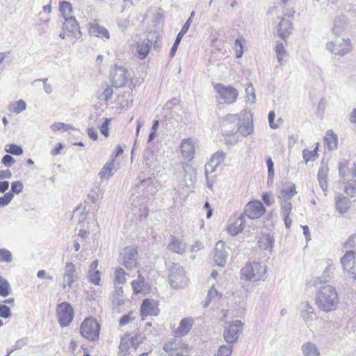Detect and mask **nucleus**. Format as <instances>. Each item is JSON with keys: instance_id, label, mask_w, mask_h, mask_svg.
Instances as JSON below:
<instances>
[{"instance_id": "f257e3e1", "label": "nucleus", "mask_w": 356, "mask_h": 356, "mask_svg": "<svg viewBox=\"0 0 356 356\" xmlns=\"http://www.w3.org/2000/svg\"><path fill=\"white\" fill-rule=\"evenodd\" d=\"M315 303L319 309L325 312L335 310L339 303L336 289L329 284L321 286L316 291Z\"/></svg>"}, {"instance_id": "f03ea898", "label": "nucleus", "mask_w": 356, "mask_h": 356, "mask_svg": "<svg viewBox=\"0 0 356 356\" xmlns=\"http://www.w3.org/2000/svg\"><path fill=\"white\" fill-rule=\"evenodd\" d=\"M222 131L227 136H232L238 131L247 136L253 132V124L250 120L241 121L237 115L229 114L222 121Z\"/></svg>"}, {"instance_id": "7ed1b4c3", "label": "nucleus", "mask_w": 356, "mask_h": 356, "mask_svg": "<svg viewBox=\"0 0 356 356\" xmlns=\"http://www.w3.org/2000/svg\"><path fill=\"white\" fill-rule=\"evenodd\" d=\"M267 266L261 261H249L241 269L240 278L250 282L264 281Z\"/></svg>"}, {"instance_id": "20e7f679", "label": "nucleus", "mask_w": 356, "mask_h": 356, "mask_svg": "<svg viewBox=\"0 0 356 356\" xmlns=\"http://www.w3.org/2000/svg\"><path fill=\"white\" fill-rule=\"evenodd\" d=\"M154 180L148 177L147 179H140L133 189V193L129 198V202L134 207H137L143 204L140 199L148 198L149 195H153L156 190L154 187Z\"/></svg>"}, {"instance_id": "39448f33", "label": "nucleus", "mask_w": 356, "mask_h": 356, "mask_svg": "<svg viewBox=\"0 0 356 356\" xmlns=\"http://www.w3.org/2000/svg\"><path fill=\"white\" fill-rule=\"evenodd\" d=\"M169 284L173 289L184 288L188 279L184 268L177 263H171L168 266Z\"/></svg>"}, {"instance_id": "423d86ee", "label": "nucleus", "mask_w": 356, "mask_h": 356, "mask_svg": "<svg viewBox=\"0 0 356 356\" xmlns=\"http://www.w3.org/2000/svg\"><path fill=\"white\" fill-rule=\"evenodd\" d=\"M99 324L95 319L86 318L81 325L80 332L88 340L95 341L99 338Z\"/></svg>"}, {"instance_id": "0eeeda50", "label": "nucleus", "mask_w": 356, "mask_h": 356, "mask_svg": "<svg viewBox=\"0 0 356 356\" xmlns=\"http://www.w3.org/2000/svg\"><path fill=\"white\" fill-rule=\"evenodd\" d=\"M326 49L335 55L343 56L350 52L352 45L349 39L338 38L334 41L327 42Z\"/></svg>"}, {"instance_id": "6e6552de", "label": "nucleus", "mask_w": 356, "mask_h": 356, "mask_svg": "<svg viewBox=\"0 0 356 356\" xmlns=\"http://www.w3.org/2000/svg\"><path fill=\"white\" fill-rule=\"evenodd\" d=\"M120 257L122 264L128 270L136 268L138 264V251L133 246L124 248L122 250Z\"/></svg>"}, {"instance_id": "1a4fd4ad", "label": "nucleus", "mask_w": 356, "mask_h": 356, "mask_svg": "<svg viewBox=\"0 0 356 356\" xmlns=\"http://www.w3.org/2000/svg\"><path fill=\"white\" fill-rule=\"evenodd\" d=\"M243 329V323L239 320L232 321L229 325L225 327L223 332V337L228 343L236 342L239 337V333Z\"/></svg>"}, {"instance_id": "9d476101", "label": "nucleus", "mask_w": 356, "mask_h": 356, "mask_svg": "<svg viewBox=\"0 0 356 356\" xmlns=\"http://www.w3.org/2000/svg\"><path fill=\"white\" fill-rule=\"evenodd\" d=\"M57 314L60 326H67L73 319V309L69 303L63 302L58 305Z\"/></svg>"}, {"instance_id": "9b49d317", "label": "nucleus", "mask_w": 356, "mask_h": 356, "mask_svg": "<svg viewBox=\"0 0 356 356\" xmlns=\"http://www.w3.org/2000/svg\"><path fill=\"white\" fill-rule=\"evenodd\" d=\"M214 88L225 103L232 104L236 100L238 91L232 86H225L222 84L217 83L214 86Z\"/></svg>"}, {"instance_id": "f8f14e48", "label": "nucleus", "mask_w": 356, "mask_h": 356, "mask_svg": "<svg viewBox=\"0 0 356 356\" xmlns=\"http://www.w3.org/2000/svg\"><path fill=\"white\" fill-rule=\"evenodd\" d=\"M127 79V70L123 67L115 65V67L111 73V81L113 86L117 88L123 87L125 86Z\"/></svg>"}, {"instance_id": "ddd939ff", "label": "nucleus", "mask_w": 356, "mask_h": 356, "mask_svg": "<svg viewBox=\"0 0 356 356\" xmlns=\"http://www.w3.org/2000/svg\"><path fill=\"white\" fill-rule=\"evenodd\" d=\"M78 273L76 267L72 262H67L65 266V271L62 277V286L65 289L68 287L70 289L73 283L78 279Z\"/></svg>"}, {"instance_id": "4468645a", "label": "nucleus", "mask_w": 356, "mask_h": 356, "mask_svg": "<svg viewBox=\"0 0 356 356\" xmlns=\"http://www.w3.org/2000/svg\"><path fill=\"white\" fill-rule=\"evenodd\" d=\"M266 209L260 201H252L248 202L244 209V218L245 216L250 219L259 218L265 212Z\"/></svg>"}, {"instance_id": "2eb2a0df", "label": "nucleus", "mask_w": 356, "mask_h": 356, "mask_svg": "<svg viewBox=\"0 0 356 356\" xmlns=\"http://www.w3.org/2000/svg\"><path fill=\"white\" fill-rule=\"evenodd\" d=\"M184 344L179 340H173L165 343L163 346V350L168 353L170 356H184L185 350Z\"/></svg>"}, {"instance_id": "dca6fc26", "label": "nucleus", "mask_w": 356, "mask_h": 356, "mask_svg": "<svg viewBox=\"0 0 356 356\" xmlns=\"http://www.w3.org/2000/svg\"><path fill=\"white\" fill-rule=\"evenodd\" d=\"M225 243L219 241L213 250V259L216 265L223 266L227 261L228 254L225 250Z\"/></svg>"}, {"instance_id": "f3484780", "label": "nucleus", "mask_w": 356, "mask_h": 356, "mask_svg": "<svg viewBox=\"0 0 356 356\" xmlns=\"http://www.w3.org/2000/svg\"><path fill=\"white\" fill-rule=\"evenodd\" d=\"M63 29L76 39H79L81 36L79 24L74 17H66L63 23Z\"/></svg>"}, {"instance_id": "a211bd4d", "label": "nucleus", "mask_w": 356, "mask_h": 356, "mask_svg": "<svg viewBox=\"0 0 356 356\" xmlns=\"http://www.w3.org/2000/svg\"><path fill=\"white\" fill-rule=\"evenodd\" d=\"M159 313V309L156 305V303L152 300L146 298L143 300L140 306V314L142 316H157Z\"/></svg>"}, {"instance_id": "6ab92c4d", "label": "nucleus", "mask_w": 356, "mask_h": 356, "mask_svg": "<svg viewBox=\"0 0 356 356\" xmlns=\"http://www.w3.org/2000/svg\"><path fill=\"white\" fill-rule=\"evenodd\" d=\"M181 169L183 173V179L181 181V185L186 187H189L193 184V175L195 174V169L193 166L188 163H181Z\"/></svg>"}, {"instance_id": "aec40b11", "label": "nucleus", "mask_w": 356, "mask_h": 356, "mask_svg": "<svg viewBox=\"0 0 356 356\" xmlns=\"http://www.w3.org/2000/svg\"><path fill=\"white\" fill-rule=\"evenodd\" d=\"M181 155L186 159L191 161L195 153L194 143L191 138L184 139L180 145Z\"/></svg>"}, {"instance_id": "412c9836", "label": "nucleus", "mask_w": 356, "mask_h": 356, "mask_svg": "<svg viewBox=\"0 0 356 356\" xmlns=\"http://www.w3.org/2000/svg\"><path fill=\"white\" fill-rule=\"evenodd\" d=\"M194 324V320L191 317L184 318L181 320L179 325L175 332L177 337H182L187 334Z\"/></svg>"}, {"instance_id": "4be33fe9", "label": "nucleus", "mask_w": 356, "mask_h": 356, "mask_svg": "<svg viewBox=\"0 0 356 356\" xmlns=\"http://www.w3.org/2000/svg\"><path fill=\"white\" fill-rule=\"evenodd\" d=\"M98 264V260H94L89 267L88 273L89 281L95 285H99L101 280V273L100 271L97 269Z\"/></svg>"}, {"instance_id": "5701e85b", "label": "nucleus", "mask_w": 356, "mask_h": 356, "mask_svg": "<svg viewBox=\"0 0 356 356\" xmlns=\"http://www.w3.org/2000/svg\"><path fill=\"white\" fill-rule=\"evenodd\" d=\"M301 316L307 326L316 318L314 309L307 302L302 304Z\"/></svg>"}, {"instance_id": "b1692460", "label": "nucleus", "mask_w": 356, "mask_h": 356, "mask_svg": "<svg viewBox=\"0 0 356 356\" xmlns=\"http://www.w3.org/2000/svg\"><path fill=\"white\" fill-rule=\"evenodd\" d=\"M292 29V23L289 20L282 19L277 29V35L285 40L291 33Z\"/></svg>"}, {"instance_id": "393cba45", "label": "nucleus", "mask_w": 356, "mask_h": 356, "mask_svg": "<svg viewBox=\"0 0 356 356\" xmlns=\"http://www.w3.org/2000/svg\"><path fill=\"white\" fill-rule=\"evenodd\" d=\"M355 251L348 250L346 254L341 258V264L344 271L350 272V270H353V266L355 264Z\"/></svg>"}, {"instance_id": "a878e982", "label": "nucleus", "mask_w": 356, "mask_h": 356, "mask_svg": "<svg viewBox=\"0 0 356 356\" xmlns=\"http://www.w3.org/2000/svg\"><path fill=\"white\" fill-rule=\"evenodd\" d=\"M186 245L179 238L172 236L171 241L168 245V249L175 253L183 254L186 251Z\"/></svg>"}, {"instance_id": "bb28decb", "label": "nucleus", "mask_w": 356, "mask_h": 356, "mask_svg": "<svg viewBox=\"0 0 356 356\" xmlns=\"http://www.w3.org/2000/svg\"><path fill=\"white\" fill-rule=\"evenodd\" d=\"M89 33L91 35H94L96 37H104L106 39H109L110 38L108 31L104 26H100L99 24L96 23L90 25L89 29Z\"/></svg>"}, {"instance_id": "cd10ccee", "label": "nucleus", "mask_w": 356, "mask_h": 356, "mask_svg": "<svg viewBox=\"0 0 356 356\" xmlns=\"http://www.w3.org/2000/svg\"><path fill=\"white\" fill-rule=\"evenodd\" d=\"M131 286L136 294L145 293L147 290L145 280L140 274H138L136 280L132 281Z\"/></svg>"}, {"instance_id": "c85d7f7f", "label": "nucleus", "mask_w": 356, "mask_h": 356, "mask_svg": "<svg viewBox=\"0 0 356 356\" xmlns=\"http://www.w3.org/2000/svg\"><path fill=\"white\" fill-rule=\"evenodd\" d=\"M152 44V42L149 39H145L140 42L138 43L137 51L138 53V58L140 59H144L147 57Z\"/></svg>"}, {"instance_id": "c756f323", "label": "nucleus", "mask_w": 356, "mask_h": 356, "mask_svg": "<svg viewBox=\"0 0 356 356\" xmlns=\"http://www.w3.org/2000/svg\"><path fill=\"white\" fill-rule=\"evenodd\" d=\"M301 350L304 356H319L320 351L316 345L311 341H307L302 345Z\"/></svg>"}, {"instance_id": "7c9ffc66", "label": "nucleus", "mask_w": 356, "mask_h": 356, "mask_svg": "<svg viewBox=\"0 0 356 356\" xmlns=\"http://www.w3.org/2000/svg\"><path fill=\"white\" fill-rule=\"evenodd\" d=\"M324 140L329 150H334L337 148V136L333 131L329 130L326 132Z\"/></svg>"}, {"instance_id": "2f4dec72", "label": "nucleus", "mask_w": 356, "mask_h": 356, "mask_svg": "<svg viewBox=\"0 0 356 356\" xmlns=\"http://www.w3.org/2000/svg\"><path fill=\"white\" fill-rule=\"evenodd\" d=\"M337 210L341 214L346 213L350 207L348 199L342 195H339L335 199Z\"/></svg>"}, {"instance_id": "473e14b6", "label": "nucleus", "mask_w": 356, "mask_h": 356, "mask_svg": "<svg viewBox=\"0 0 356 356\" xmlns=\"http://www.w3.org/2000/svg\"><path fill=\"white\" fill-rule=\"evenodd\" d=\"M244 228V215L241 214L236 221L229 227V232L232 235H236Z\"/></svg>"}, {"instance_id": "72a5a7b5", "label": "nucleus", "mask_w": 356, "mask_h": 356, "mask_svg": "<svg viewBox=\"0 0 356 356\" xmlns=\"http://www.w3.org/2000/svg\"><path fill=\"white\" fill-rule=\"evenodd\" d=\"M296 194V185L292 184L290 187L282 189L278 198L280 201H289Z\"/></svg>"}, {"instance_id": "f704fd0d", "label": "nucleus", "mask_w": 356, "mask_h": 356, "mask_svg": "<svg viewBox=\"0 0 356 356\" xmlns=\"http://www.w3.org/2000/svg\"><path fill=\"white\" fill-rule=\"evenodd\" d=\"M259 248L261 250H269L270 252H271L274 247L275 239L274 237L270 234H266L263 238H261L259 241Z\"/></svg>"}, {"instance_id": "c9c22d12", "label": "nucleus", "mask_w": 356, "mask_h": 356, "mask_svg": "<svg viewBox=\"0 0 356 356\" xmlns=\"http://www.w3.org/2000/svg\"><path fill=\"white\" fill-rule=\"evenodd\" d=\"M346 22L343 17H339L334 19L332 32L335 35L341 34L346 29Z\"/></svg>"}, {"instance_id": "e433bc0d", "label": "nucleus", "mask_w": 356, "mask_h": 356, "mask_svg": "<svg viewBox=\"0 0 356 356\" xmlns=\"http://www.w3.org/2000/svg\"><path fill=\"white\" fill-rule=\"evenodd\" d=\"M114 169V162L108 161L106 162V164L103 166V168L99 171L98 175L100 178H110L113 175V170Z\"/></svg>"}, {"instance_id": "4c0bfd02", "label": "nucleus", "mask_w": 356, "mask_h": 356, "mask_svg": "<svg viewBox=\"0 0 356 356\" xmlns=\"http://www.w3.org/2000/svg\"><path fill=\"white\" fill-rule=\"evenodd\" d=\"M8 109L10 112L19 113L26 109V104L25 101L19 99L18 101L9 104Z\"/></svg>"}, {"instance_id": "58836bf2", "label": "nucleus", "mask_w": 356, "mask_h": 356, "mask_svg": "<svg viewBox=\"0 0 356 356\" xmlns=\"http://www.w3.org/2000/svg\"><path fill=\"white\" fill-rule=\"evenodd\" d=\"M274 50L276 54V58H277L278 63L280 65H282L284 58H285L287 56V52H286L283 44L280 41H277L275 42V46Z\"/></svg>"}, {"instance_id": "ea45409f", "label": "nucleus", "mask_w": 356, "mask_h": 356, "mask_svg": "<svg viewBox=\"0 0 356 356\" xmlns=\"http://www.w3.org/2000/svg\"><path fill=\"white\" fill-rule=\"evenodd\" d=\"M127 281L126 273L122 268H118L115 272L114 284H122Z\"/></svg>"}, {"instance_id": "a19ab883", "label": "nucleus", "mask_w": 356, "mask_h": 356, "mask_svg": "<svg viewBox=\"0 0 356 356\" xmlns=\"http://www.w3.org/2000/svg\"><path fill=\"white\" fill-rule=\"evenodd\" d=\"M11 291L9 282L0 277V296L2 297L8 296Z\"/></svg>"}, {"instance_id": "79ce46f5", "label": "nucleus", "mask_w": 356, "mask_h": 356, "mask_svg": "<svg viewBox=\"0 0 356 356\" xmlns=\"http://www.w3.org/2000/svg\"><path fill=\"white\" fill-rule=\"evenodd\" d=\"M72 9V8L71 3L67 1H63L60 3V11L61 12L62 15L65 19L66 17H72L70 15Z\"/></svg>"}, {"instance_id": "37998d69", "label": "nucleus", "mask_w": 356, "mask_h": 356, "mask_svg": "<svg viewBox=\"0 0 356 356\" xmlns=\"http://www.w3.org/2000/svg\"><path fill=\"white\" fill-rule=\"evenodd\" d=\"M226 154L222 151H218L213 154L211 158V163L218 166L225 159Z\"/></svg>"}, {"instance_id": "c03bdc74", "label": "nucleus", "mask_w": 356, "mask_h": 356, "mask_svg": "<svg viewBox=\"0 0 356 356\" xmlns=\"http://www.w3.org/2000/svg\"><path fill=\"white\" fill-rule=\"evenodd\" d=\"M303 159L306 163H307L309 161H314L317 156V150L316 149L314 150H307L304 149L302 151Z\"/></svg>"}, {"instance_id": "a18cd8bd", "label": "nucleus", "mask_w": 356, "mask_h": 356, "mask_svg": "<svg viewBox=\"0 0 356 356\" xmlns=\"http://www.w3.org/2000/svg\"><path fill=\"white\" fill-rule=\"evenodd\" d=\"M218 296V291L213 286L208 291V294L206 297L205 300L203 302V307H207L211 302V300L214 298H216Z\"/></svg>"}, {"instance_id": "49530a36", "label": "nucleus", "mask_w": 356, "mask_h": 356, "mask_svg": "<svg viewBox=\"0 0 356 356\" xmlns=\"http://www.w3.org/2000/svg\"><path fill=\"white\" fill-rule=\"evenodd\" d=\"M266 165L268 167V183L273 182L274 177V163L270 156L266 159Z\"/></svg>"}, {"instance_id": "de8ad7c7", "label": "nucleus", "mask_w": 356, "mask_h": 356, "mask_svg": "<svg viewBox=\"0 0 356 356\" xmlns=\"http://www.w3.org/2000/svg\"><path fill=\"white\" fill-rule=\"evenodd\" d=\"M282 213L283 216H290L292 210V204L289 201H280Z\"/></svg>"}, {"instance_id": "09e8293b", "label": "nucleus", "mask_w": 356, "mask_h": 356, "mask_svg": "<svg viewBox=\"0 0 356 356\" xmlns=\"http://www.w3.org/2000/svg\"><path fill=\"white\" fill-rule=\"evenodd\" d=\"M113 93V88L111 86L106 85L103 92L99 95V99L106 102L108 101L110 99H111Z\"/></svg>"}, {"instance_id": "8fccbe9b", "label": "nucleus", "mask_w": 356, "mask_h": 356, "mask_svg": "<svg viewBox=\"0 0 356 356\" xmlns=\"http://www.w3.org/2000/svg\"><path fill=\"white\" fill-rule=\"evenodd\" d=\"M6 151L11 154L19 156L23 153L22 148L16 144L11 143L8 145V149H6Z\"/></svg>"}, {"instance_id": "3c124183", "label": "nucleus", "mask_w": 356, "mask_h": 356, "mask_svg": "<svg viewBox=\"0 0 356 356\" xmlns=\"http://www.w3.org/2000/svg\"><path fill=\"white\" fill-rule=\"evenodd\" d=\"M24 188V185L22 181H15L11 183V189L9 192L12 193L13 195L14 194H19Z\"/></svg>"}, {"instance_id": "603ef678", "label": "nucleus", "mask_w": 356, "mask_h": 356, "mask_svg": "<svg viewBox=\"0 0 356 356\" xmlns=\"http://www.w3.org/2000/svg\"><path fill=\"white\" fill-rule=\"evenodd\" d=\"M344 248L356 250V233L352 234L344 243Z\"/></svg>"}, {"instance_id": "864d4df0", "label": "nucleus", "mask_w": 356, "mask_h": 356, "mask_svg": "<svg viewBox=\"0 0 356 356\" xmlns=\"http://www.w3.org/2000/svg\"><path fill=\"white\" fill-rule=\"evenodd\" d=\"M232 352V346L222 345L219 347L218 356H230Z\"/></svg>"}, {"instance_id": "5fc2aeb1", "label": "nucleus", "mask_w": 356, "mask_h": 356, "mask_svg": "<svg viewBox=\"0 0 356 356\" xmlns=\"http://www.w3.org/2000/svg\"><path fill=\"white\" fill-rule=\"evenodd\" d=\"M111 118H105L104 121L102 124V125L99 127L100 132L105 136L108 137L109 135V129L108 126L111 123Z\"/></svg>"}, {"instance_id": "6e6d98bb", "label": "nucleus", "mask_w": 356, "mask_h": 356, "mask_svg": "<svg viewBox=\"0 0 356 356\" xmlns=\"http://www.w3.org/2000/svg\"><path fill=\"white\" fill-rule=\"evenodd\" d=\"M0 258L1 260L7 263H10L12 261V254L11 252L5 248L0 249Z\"/></svg>"}, {"instance_id": "4d7b16f0", "label": "nucleus", "mask_w": 356, "mask_h": 356, "mask_svg": "<svg viewBox=\"0 0 356 356\" xmlns=\"http://www.w3.org/2000/svg\"><path fill=\"white\" fill-rule=\"evenodd\" d=\"M328 171L327 164L322 163L317 175L318 179H327Z\"/></svg>"}, {"instance_id": "13d9d810", "label": "nucleus", "mask_w": 356, "mask_h": 356, "mask_svg": "<svg viewBox=\"0 0 356 356\" xmlns=\"http://www.w3.org/2000/svg\"><path fill=\"white\" fill-rule=\"evenodd\" d=\"M344 191L350 197H356V182H351L346 185Z\"/></svg>"}, {"instance_id": "bf43d9fd", "label": "nucleus", "mask_w": 356, "mask_h": 356, "mask_svg": "<svg viewBox=\"0 0 356 356\" xmlns=\"http://www.w3.org/2000/svg\"><path fill=\"white\" fill-rule=\"evenodd\" d=\"M245 92L248 97V101L252 103L255 102L256 96L254 92V89L252 88V85L251 83H249V86L245 89Z\"/></svg>"}, {"instance_id": "052dcab7", "label": "nucleus", "mask_w": 356, "mask_h": 356, "mask_svg": "<svg viewBox=\"0 0 356 356\" xmlns=\"http://www.w3.org/2000/svg\"><path fill=\"white\" fill-rule=\"evenodd\" d=\"M13 198V195L10 192L6 193L3 196L0 197V207L8 205Z\"/></svg>"}, {"instance_id": "680f3d73", "label": "nucleus", "mask_w": 356, "mask_h": 356, "mask_svg": "<svg viewBox=\"0 0 356 356\" xmlns=\"http://www.w3.org/2000/svg\"><path fill=\"white\" fill-rule=\"evenodd\" d=\"M332 266L331 265H328L321 277L318 278L320 282H327L331 278V275L330 274V270H332Z\"/></svg>"}, {"instance_id": "e2e57ef3", "label": "nucleus", "mask_w": 356, "mask_h": 356, "mask_svg": "<svg viewBox=\"0 0 356 356\" xmlns=\"http://www.w3.org/2000/svg\"><path fill=\"white\" fill-rule=\"evenodd\" d=\"M11 316L10 307L6 305H0V317L8 318Z\"/></svg>"}, {"instance_id": "0e129e2a", "label": "nucleus", "mask_w": 356, "mask_h": 356, "mask_svg": "<svg viewBox=\"0 0 356 356\" xmlns=\"http://www.w3.org/2000/svg\"><path fill=\"white\" fill-rule=\"evenodd\" d=\"M15 160L14 159V158L9 154L4 155L1 159V163L6 167L12 166L15 163Z\"/></svg>"}, {"instance_id": "69168bd1", "label": "nucleus", "mask_w": 356, "mask_h": 356, "mask_svg": "<svg viewBox=\"0 0 356 356\" xmlns=\"http://www.w3.org/2000/svg\"><path fill=\"white\" fill-rule=\"evenodd\" d=\"M182 38H183V36H181L179 34H177L176 39L175 40V42L170 49V55L172 57L175 56Z\"/></svg>"}, {"instance_id": "338daca9", "label": "nucleus", "mask_w": 356, "mask_h": 356, "mask_svg": "<svg viewBox=\"0 0 356 356\" xmlns=\"http://www.w3.org/2000/svg\"><path fill=\"white\" fill-rule=\"evenodd\" d=\"M129 349V343L127 341L122 340L119 346L120 353H121L123 356H125L128 353Z\"/></svg>"}, {"instance_id": "774afa93", "label": "nucleus", "mask_w": 356, "mask_h": 356, "mask_svg": "<svg viewBox=\"0 0 356 356\" xmlns=\"http://www.w3.org/2000/svg\"><path fill=\"white\" fill-rule=\"evenodd\" d=\"M132 313L130 312L128 314L123 315L120 319V325L124 326L129 323L131 321L134 319V317L131 316Z\"/></svg>"}]
</instances>
